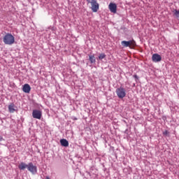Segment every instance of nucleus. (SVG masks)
<instances>
[{
  "mask_svg": "<svg viewBox=\"0 0 179 179\" xmlns=\"http://www.w3.org/2000/svg\"><path fill=\"white\" fill-rule=\"evenodd\" d=\"M16 106H15V103H11L9 106H8V110L9 113H15V111H16Z\"/></svg>",
  "mask_w": 179,
  "mask_h": 179,
  "instance_id": "10",
  "label": "nucleus"
},
{
  "mask_svg": "<svg viewBox=\"0 0 179 179\" xmlns=\"http://www.w3.org/2000/svg\"><path fill=\"white\" fill-rule=\"evenodd\" d=\"M30 90H31V87L29 84H25L23 85L22 92H24V93H30Z\"/></svg>",
  "mask_w": 179,
  "mask_h": 179,
  "instance_id": "9",
  "label": "nucleus"
},
{
  "mask_svg": "<svg viewBox=\"0 0 179 179\" xmlns=\"http://www.w3.org/2000/svg\"><path fill=\"white\" fill-rule=\"evenodd\" d=\"M172 12L176 17H177V19H179V10H178L177 9H173Z\"/></svg>",
  "mask_w": 179,
  "mask_h": 179,
  "instance_id": "14",
  "label": "nucleus"
},
{
  "mask_svg": "<svg viewBox=\"0 0 179 179\" xmlns=\"http://www.w3.org/2000/svg\"><path fill=\"white\" fill-rule=\"evenodd\" d=\"M27 170L32 174H36L37 173V166H34L32 162H30L28 164Z\"/></svg>",
  "mask_w": 179,
  "mask_h": 179,
  "instance_id": "5",
  "label": "nucleus"
},
{
  "mask_svg": "<svg viewBox=\"0 0 179 179\" xmlns=\"http://www.w3.org/2000/svg\"><path fill=\"white\" fill-rule=\"evenodd\" d=\"M152 60L153 62H160V61H162V56L157 53H155L152 55Z\"/></svg>",
  "mask_w": 179,
  "mask_h": 179,
  "instance_id": "8",
  "label": "nucleus"
},
{
  "mask_svg": "<svg viewBox=\"0 0 179 179\" xmlns=\"http://www.w3.org/2000/svg\"><path fill=\"white\" fill-rule=\"evenodd\" d=\"M45 179H51V178H50L49 176H46V177H45Z\"/></svg>",
  "mask_w": 179,
  "mask_h": 179,
  "instance_id": "19",
  "label": "nucleus"
},
{
  "mask_svg": "<svg viewBox=\"0 0 179 179\" xmlns=\"http://www.w3.org/2000/svg\"><path fill=\"white\" fill-rule=\"evenodd\" d=\"M89 59L91 64H94V62H96V57H94V55H90Z\"/></svg>",
  "mask_w": 179,
  "mask_h": 179,
  "instance_id": "13",
  "label": "nucleus"
},
{
  "mask_svg": "<svg viewBox=\"0 0 179 179\" xmlns=\"http://www.w3.org/2000/svg\"><path fill=\"white\" fill-rule=\"evenodd\" d=\"M123 47H129V48H134L136 47V42L133 39L129 41H123L121 42Z\"/></svg>",
  "mask_w": 179,
  "mask_h": 179,
  "instance_id": "2",
  "label": "nucleus"
},
{
  "mask_svg": "<svg viewBox=\"0 0 179 179\" xmlns=\"http://www.w3.org/2000/svg\"><path fill=\"white\" fill-rule=\"evenodd\" d=\"M42 113L38 110H34L32 112L33 118H36V120H41Z\"/></svg>",
  "mask_w": 179,
  "mask_h": 179,
  "instance_id": "6",
  "label": "nucleus"
},
{
  "mask_svg": "<svg viewBox=\"0 0 179 179\" xmlns=\"http://www.w3.org/2000/svg\"><path fill=\"white\" fill-rule=\"evenodd\" d=\"M29 164H27L24 162H21L20 164L18 166V169L20 170H24L25 169H27Z\"/></svg>",
  "mask_w": 179,
  "mask_h": 179,
  "instance_id": "12",
  "label": "nucleus"
},
{
  "mask_svg": "<svg viewBox=\"0 0 179 179\" xmlns=\"http://www.w3.org/2000/svg\"><path fill=\"white\" fill-rule=\"evenodd\" d=\"M90 3H91V9L92 10V12H97V10H99V3H97V1L96 0H92L91 1H90Z\"/></svg>",
  "mask_w": 179,
  "mask_h": 179,
  "instance_id": "4",
  "label": "nucleus"
},
{
  "mask_svg": "<svg viewBox=\"0 0 179 179\" xmlns=\"http://www.w3.org/2000/svg\"><path fill=\"white\" fill-rule=\"evenodd\" d=\"M134 78L135 79H136V80H138V79H139V78L138 77L137 75H134Z\"/></svg>",
  "mask_w": 179,
  "mask_h": 179,
  "instance_id": "17",
  "label": "nucleus"
},
{
  "mask_svg": "<svg viewBox=\"0 0 179 179\" xmlns=\"http://www.w3.org/2000/svg\"><path fill=\"white\" fill-rule=\"evenodd\" d=\"M116 94L119 99H124L127 96V92L124 87H120L116 90Z\"/></svg>",
  "mask_w": 179,
  "mask_h": 179,
  "instance_id": "3",
  "label": "nucleus"
},
{
  "mask_svg": "<svg viewBox=\"0 0 179 179\" xmlns=\"http://www.w3.org/2000/svg\"><path fill=\"white\" fill-rule=\"evenodd\" d=\"M108 9L111 13H117V4L114 3H110L108 5Z\"/></svg>",
  "mask_w": 179,
  "mask_h": 179,
  "instance_id": "7",
  "label": "nucleus"
},
{
  "mask_svg": "<svg viewBox=\"0 0 179 179\" xmlns=\"http://www.w3.org/2000/svg\"><path fill=\"white\" fill-rule=\"evenodd\" d=\"M60 143L62 146H64V148H68L69 146V142L66 139H61Z\"/></svg>",
  "mask_w": 179,
  "mask_h": 179,
  "instance_id": "11",
  "label": "nucleus"
},
{
  "mask_svg": "<svg viewBox=\"0 0 179 179\" xmlns=\"http://www.w3.org/2000/svg\"><path fill=\"white\" fill-rule=\"evenodd\" d=\"M105 57H106V54L101 53L99 56V59H104Z\"/></svg>",
  "mask_w": 179,
  "mask_h": 179,
  "instance_id": "15",
  "label": "nucleus"
},
{
  "mask_svg": "<svg viewBox=\"0 0 179 179\" xmlns=\"http://www.w3.org/2000/svg\"><path fill=\"white\" fill-rule=\"evenodd\" d=\"M163 135H164L165 136H167V135H169V131L165 130L164 131H163Z\"/></svg>",
  "mask_w": 179,
  "mask_h": 179,
  "instance_id": "16",
  "label": "nucleus"
},
{
  "mask_svg": "<svg viewBox=\"0 0 179 179\" xmlns=\"http://www.w3.org/2000/svg\"><path fill=\"white\" fill-rule=\"evenodd\" d=\"M3 41L4 44L7 45H12V44H15V36L12 35V34L7 33L3 38Z\"/></svg>",
  "mask_w": 179,
  "mask_h": 179,
  "instance_id": "1",
  "label": "nucleus"
},
{
  "mask_svg": "<svg viewBox=\"0 0 179 179\" xmlns=\"http://www.w3.org/2000/svg\"><path fill=\"white\" fill-rule=\"evenodd\" d=\"M2 141H3V137L0 136V142H2Z\"/></svg>",
  "mask_w": 179,
  "mask_h": 179,
  "instance_id": "18",
  "label": "nucleus"
},
{
  "mask_svg": "<svg viewBox=\"0 0 179 179\" xmlns=\"http://www.w3.org/2000/svg\"><path fill=\"white\" fill-rule=\"evenodd\" d=\"M87 2H90V0H87Z\"/></svg>",
  "mask_w": 179,
  "mask_h": 179,
  "instance_id": "20",
  "label": "nucleus"
}]
</instances>
